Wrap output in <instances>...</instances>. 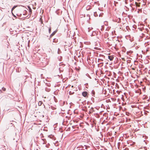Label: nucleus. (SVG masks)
I'll list each match as a JSON object with an SVG mask.
<instances>
[{
    "label": "nucleus",
    "instance_id": "obj_1",
    "mask_svg": "<svg viewBox=\"0 0 150 150\" xmlns=\"http://www.w3.org/2000/svg\"><path fill=\"white\" fill-rule=\"evenodd\" d=\"M82 95L84 97L88 96V93L86 91H84L82 92Z\"/></svg>",
    "mask_w": 150,
    "mask_h": 150
},
{
    "label": "nucleus",
    "instance_id": "obj_2",
    "mask_svg": "<svg viewBox=\"0 0 150 150\" xmlns=\"http://www.w3.org/2000/svg\"><path fill=\"white\" fill-rule=\"evenodd\" d=\"M114 58V57L112 56H108V59L111 61H112Z\"/></svg>",
    "mask_w": 150,
    "mask_h": 150
},
{
    "label": "nucleus",
    "instance_id": "obj_3",
    "mask_svg": "<svg viewBox=\"0 0 150 150\" xmlns=\"http://www.w3.org/2000/svg\"><path fill=\"white\" fill-rule=\"evenodd\" d=\"M28 8L29 10L30 14L32 13V9H31V8L29 6H28Z\"/></svg>",
    "mask_w": 150,
    "mask_h": 150
},
{
    "label": "nucleus",
    "instance_id": "obj_4",
    "mask_svg": "<svg viewBox=\"0 0 150 150\" xmlns=\"http://www.w3.org/2000/svg\"><path fill=\"white\" fill-rule=\"evenodd\" d=\"M48 137L50 138V139H52V140H55V138L53 136H52V135H49Z\"/></svg>",
    "mask_w": 150,
    "mask_h": 150
},
{
    "label": "nucleus",
    "instance_id": "obj_5",
    "mask_svg": "<svg viewBox=\"0 0 150 150\" xmlns=\"http://www.w3.org/2000/svg\"><path fill=\"white\" fill-rule=\"evenodd\" d=\"M57 31V30H55L50 35V37H52L56 33Z\"/></svg>",
    "mask_w": 150,
    "mask_h": 150
},
{
    "label": "nucleus",
    "instance_id": "obj_6",
    "mask_svg": "<svg viewBox=\"0 0 150 150\" xmlns=\"http://www.w3.org/2000/svg\"><path fill=\"white\" fill-rule=\"evenodd\" d=\"M91 94L92 95V96L95 97V91L93 90L91 91Z\"/></svg>",
    "mask_w": 150,
    "mask_h": 150
},
{
    "label": "nucleus",
    "instance_id": "obj_7",
    "mask_svg": "<svg viewBox=\"0 0 150 150\" xmlns=\"http://www.w3.org/2000/svg\"><path fill=\"white\" fill-rule=\"evenodd\" d=\"M58 41V40L56 38H54L53 39V42L56 43Z\"/></svg>",
    "mask_w": 150,
    "mask_h": 150
},
{
    "label": "nucleus",
    "instance_id": "obj_8",
    "mask_svg": "<svg viewBox=\"0 0 150 150\" xmlns=\"http://www.w3.org/2000/svg\"><path fill=\"white\" fill-rule=\"evenodd\" d=\"M42 101H40L38 103V105L39 106H41L42 105Z\"/></svg>",
    "mask_w": 150,
    "mask_h": 150
},
{
    "label": "nucleus",
    "instance_id": "obj_9",
    "mask_svg": "<svg viewBox=\"0 0 150 150\" xmlns=\"http://www.w3.org/2000/svg\"><path fill=\"white\" fill-rule=\"evenodd\" d=\"M17 6H13L11 9V11H12Z\"/></svg>",
    "mask_w": 150,
    "mask_h": 150
},
{
    "label": "nucleus",
    "instance_id": "obj_10",
    "mask_svg": "<svg viewBox=\"0 0 150 150\" xmlns=\"http://www.w3.org/2000/svg\"><path fill=\"white\" fill-rule=\"evenodd\" d=\"M117 22L118 23H120L121 22V19L120 18H118V20H117Z\"/></svg>",
    "mask_w": 150,
    "mask_h": 150
},
{
    "label": "nucleus",
    "instance_id": "obj_11",
    "mask_svg": "<svg viewBox=\"0 0 150 150\" xmlns=\"http://www.w3.org/2000/svg\"><path fill=\"white\" fill-rule=\"evenodd\" d=\"M45 90L47 92H49L50 91V89L49 88H45Z\"/></svg>",
    "mask_w": 150,
    "mask_h": 150
},
{
    "label": "nucleus",
    "instance_id": "obj_12",
    "mask_svg": "<svg viewBox=\"0 0 150 150\" xmlns=\"http://www.w3.org/2000/svg\"><path fill=\"white\" fill-rule=\"evenodd\" d=\"M135 4L136 5V6H139V3H138L135 2Z\"/></svg>",
    "mask_w": 150,
    "mask_h": 150
},
{
    "label": "nucleus",
    "instance_id": "obj_13",
    "mask_svg": "<svg viewBox=\"0 0 150 150\" xmlns=\"http://www.w3.org/2000/svg\"><path fill=\"white\" fill-rule=\"evenodd\" d=\"M94 15L95 17H96V16H98V14H97L96 12H94Z\"/></svg>",
    "mask_w": 150,
    "mask_h": 150
},
{
    "label": "nucleus",
    "instance_id": "obj_14",
    "mask_svg": "<svg viewBox=\"0 0 150 150\" xmlns=\"http://www.w3.org/2000/svg\"><path fill=\"white\" fill-rule=\"evenodd\" d=\"M96 34V33L95 32H93L92 35H91L94 36V35H95Z\"/></svg>",
    "mask_w": 150,
    "mask_h": 150
},
{
    "label": "nucleus",
    "instance_id": "obj_15",
    "mask_svg": "<svg viewBox=\"0 0 150 150\" xmlns=\"http://www.w3.org/2000/svg\"><path fill=\"white\" fill-rule=\"evenodd\" d=\"M69 93L70 95H72L74 93V92H72L71 91H70L69 92Z\"/></svg>",
    "mask_w": 150,
    "mask_h": 150
},
{
    "label": "nucleus",
    "instance_id": "obj_16",
    "mask_svg": "<svg viewBox=\"0 0 150 150\" xmlns=\"http://www.w3.org/2000/svg\"><path fill=\"white\" fill-rule=\"evenodd\" d=\"M22 15V14H19V13H18L17 14V16H19V17H21V16Z\"/></svg>",
    "mask_w": 150,
    "mask_h": 150
},
{
    "label": "nucleus",
    "instance_id": "obj_17",
    "mask_svg": "<svg viewBox=\"0 0 150 150\" xmlns=\"http://www.w3.org/2000/svg\"><path fill=\"white\" fill-rule=\"evenodd\" d=\"M51 32V28L50 27L49 28V33H50Z\"/></svg>",
    "mask_w": 150,
    "mask_h": 150
},
{
    "label": "nucleus",
    "instance_id": "obj_18",
    "mask_svg": "<svg viewBox=\"0 0 150 150\" xmlns=\"http://www.w3.org/2000/svg\"><path fill=\"white\" fill-rule=\"evenodd\" d=\"M2 90L3 91H6V88H4V87H3V88H2Z\"/></svg>",
    "mask_w": 150,
    "mask_h": 150
},
{
    "label": "nucleus",
    "instance_id": "obj_19",
    "mask_svg": "<svg viewBox=\"0 0 150 150\" xmlns=\"http://www.w3.org/2000/svg\"><path fill=\"white\" fill-rule=\"evenodd\" d=\"M130 53V52H127V54H129V53Z\"/></svg>",
    "mask_w": 150,
    "mask_h": 150
},
{
    "label": "nucleus",
    "instance_id": "obj_20",
    "mask_svg": "<svg viewBox=\"0 0 150 150\" xmlns=\"http://www.w3.org/2000/svg\"><path fill=\"white\" fill-rule=\"evenodd\" d=\"M91 29L90 28H88V31L89 32L90 31V30Z\"/></svg>",
    "mask_w": 150,
    "mask_h": 150
},
{
    "label": "nucleus",
    "instance_id": "obj_21",
    "mask_svg": "<svg viewBox=\"0 0 150 150\" xmlns=\"http://www.w3.org/2000/svg\"><path fill=\"white\" fill-rule=\"evenodd\" d=\"M12 14H13V16L14 17H16V16L15 15H14L13 14V13H12Z\"/></svg>",
    "mask_w": 150,
    "mask_h": 150
},
{
    "label": "nucleus",
    "instance_id": "obj_22",
    "mask_svg": "<svg viewBox=\"0 0 150 150\" xmlns=\"http://www.w3.org/2000/svg\"><path fill=\"white\" fill-rule=\"evenodd\" d=\"M101 16V14H100L99 15V16L100 17Z\"/></svg>",
    "mask_w": 150,
    "mask_h": 150
},
{
    "label": "nucleus",
    "instance_id": "obj_23",
    "mask_svg": "<svg viewBox=\"0 0 150 150\" xmlns=\"http://www.w3.org/2000/svg\"><path fill=\"white\" fill-rule=\"evenodd\" d=\"M59 50H60V49L59 48H58V52H59Z\"/></svg>",
    "mask_w": 150,
    "mask_h": 150
},
{
    "label": "nucleus",
    "instance_id": "obj_24",
    "mask_svg": "<svg viewBox=\"0 0 150 150\" xmlns=\"http://www.w3.org/2000/svg\"><path fill=\"white\" fill-rule=\"evenodd\" d=\"M52 109H53V110L55 109L56 108H52Z\"/></svg>",
    "mask_w": 150,
    "mask_h": 150
},
{
    "label": "nucleus",
    "instance_id": "obj_25",
    "mask_svg": "<svg viewBox=\"0 0 150 150\" xmlns=\"http://www.w3.org/2000/svg\"><path fill=\"white\" fill-rule=\"evenodd\" d=\"M0 93H2V91L1 90H0Z\"/></svg>",
    "mask_w": 150,
    "mask_h": 150
},
{
    "label": "nucleus",
    "instance_id": "obj_26",
    "mask_svg": "<svg viewBox=\"0 0 150 150\" xmlns=\"http://www.w3.org/2000/svg\"><path fill=\"white\" fill-rule=\"evenodd\" d=\"M11 30H12V29H11H11H10V31H11Z\"/></svg>",
    "mask_w": 150,
    "mask_h": 150
},
{
    "label": "nucleus",
    "instance_id": "obj_27",
    "mask_svg": "<svg viewBox=\"0 0 150 150\" xmlns=\"http://www.w3.org/2000/svg\"><path fill=\"white\" fill-rule=\"evenodd\" d=\"M11 30H12V29H11H11H10V31H11Z\"/></svg>",
    "mask_w": 150,
    "mask_h": 150
},
{
    "label": "nucleus",
    "instance_id": "obj_28",
    "mask_svg": "<svg viewBox=\"0 0 150 150\" xmlns=\"http://www.w3.org/2000/svg\"><path fill=\"white\" fill-rule=\"evenodd\" d=\"M11 30H12V29H11H11H10V31H11Z\"/></svg>",
    "mask_w": 150,
    "mask_h": 150
},
{
    "label": "nucleus",
    "instance_id": "obj_29",
    "mask_svg": "<svg viewBox=\"0 0 150 150\" xmlns=\"http://www.w3.org/2000/svg\"><path fill=\"white\" fill-rule=\"evenodd\" d=\"M91 109H93V108H91Z\"/></svg>",
    "mask_w": 150,
    "mask_h": 150
},
{
    "label": "nucleus",
    "instance_id": "obj_30",
    "mask_svg": "<svg viewBox=\"0 0 150 150\" xmlns=\"http://www.w3.org/2000/svg\"><path fill=\"white\" fill-rule=\"evenodd\" d=\"M73 87V86H72V87Z\"/></svg>",
    "mask_w": 150,
    "mask_h": 150
}]
</instances>
